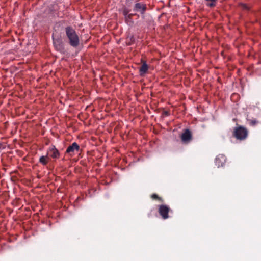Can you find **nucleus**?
<instances>
[{"instance_id":"dca6fc26","label":"nucleus","mask_w":261,"mask_h":261,"mask_svg":"<svg viewBox=\"0 0 261 261\" xmlns=\"http://www.w3.org/2000/svg\"><path fill=\"white\" fill-rule=\"evenodd\" d=\"M207 2H211V3H207V5L210 7H213L215 6L217 0H206Z\"/></svg>"},{"instance_id":"f3484780","label":"nucleus","mask_w":261,"mask_h":261,"mask_svg":"<svg viewBox=\"0 0 261 261\" xmlns=\"http://www.w3.org/2000/svg\"><path fill=\"white\" fill-rule=\"evenodd\" d=\"M242 8L244 9H248V7L246 4H242Z\"/></svg>"},{"instance_id":"6e6552de","label":"nucleus","mask_w":261,"mask_h":261,"mask_svg":"<svg viewBox=\"0 0 261 261\" xmlns=\"http://www.w3.org/2000/svg\"><path fill=\"white\" fill-rule=\"evenodd\" d=\"M146 10V5L141 3H137L135 4L134 11L140 12L141 14H144Z\"/></svg>"},{"instance_id":"2eb2a0df","label":"nucleus","mask_w":261,"mask_h":261,"mask_svg":"<svg viewBox=\"0 0 261 261\" xmlns=\"http://www.w3.org/2000/svg\"><path fill=\"white\" fill-rule=\"evenodd\" d=\"M129 12H130V11L129 9H128L126 8H124L122 10V14H123L124 17H126L127 15H128Z\"/></svg>"},{"instance_id":"423d86ee","label":"nucleus","mask_w":261,"mask_h":261,"mask_svg":"<svg viewBox=\"0 0 261 261\" xmlns=\"http://www.w3.org/2000/svg\"><path fill=\"white\" fill-rule=\"evenodd\" d=\"M47 155H49L53 159H58L59 158L60 153L56 147L52 145L47 149Z\"/></svg>"},{"instance_id":"ddd939ff","label":"nucleus","mask_w":261,"mask_h":261,"mask_svg":"<svg viewBox=\"0 0 261 261\" xmlns=\"http://www.w3.org/2000/svg\"><path fill=\"white\" fill-rule=\"evenodd\" d=\"M151 197L153 199L158 200L161 202H163V199L162 198L159 197L158 195L156 194H153L152 195H151Z\"/></svg>"},{"instance_id":"f8f14e48","label":"nucleus","mask_w":261,"mask_h":261,"mask_svg":"<svg viewBox=\"0 0 261 261\" xmlns=\"http://www.w3.org/2000/svg\"><path fill=\"white\" fill-rule=\"evenodd\" d=\"M125 22L129 25H132L134 23V21L132 19V17L129 16V15H127L126 17H124Z\"/></svg>"},{"instance_id":"f03ea898","label":"nucleus","mask_w":261,"mask_h":261,"mask_svg":"<svg viewBox=\"0 0 261 261\" xmlns=\"http://www.w3.org/2000/svg\"><path fill=\"white\" fill-rule=\"evenodd\" d=\"M233 135L237 139L244 140L248 136V130L246 128L240 126L234 128Z\"/></svg>"},{"instance_id":"a211bd4d","label":"nucleus","mask_w":261,"mask_h":261,"mask_svg":"<svg viewBox=\"0 0 261 261\" xmlns=\"http://www.w3.org/2000/svg\"><path fill=\"white\" fill-rule=\"evenodd\" d=\"M135 15H136V14H133V13H129V14H128L129 16L130 17H132L133 16Z\"/></svg>"},{"instance_id":"20e7f679","label":"nucleus","mask_w":261,"mask_h":261,"mask_svg":"<svg viewBox=\"0 0 261 261\" xmlns=\"http://www.w3.org/2000/svg\"><path fill=\"white\" fill-rule=\"evenodd\" d=\"M53 43L56 49L62 54L65 53V47L64 43L60 38H53Z\"/></svg>"},{"instance_id":"9b49d317","label":"nucleus","mask_w":261,"mask_h":261,"mask_svg":"<svg viewBox=\"0 0 261 261\" xmlns=\"http://www.w3.org/2000/svg\"><path fill=\"white\" fill-rule=\"evenodd\" d=\"M49 161V158L47 155L41 156L39 159V162L43 165H46Z\"/></svg>"},{"instance_id":"1a4fd4ad","label":"nucleus","mask_w":261,"mask_h":261,"mask_svg":"<svg viewBox=\"0 0 261 261\" xmlns=\"http://www.w3.org/2000/svg\"><path fill=\"white\" fill-rule=\"evenodd\" d=\"M226 158L223 154H219L215 159V164L218 167L223 166L226 162Z\"/></svg>"},{"instance_id":"9d476101","label":"nucleus","mask_w":261,"mask_h":261,"mask_svg":"<svg viewBox=\"0 0 261 261\" xmlns=\"http://www.w3.org/2000/svg\"><path fill=\"white\" fill-rule=\"evenodd\" d=\"M142 64L139 68V73L141 76L144 75L148 70V66L146 64V62L142 60Z\"/></svg>"},{"instance_id":"0eeeda50","label":"nucleus","mask_w":261,"mask_h":261,"mask_svg":"<svg viewBox=\"0 0 261 261\" xmlns=\"http://www.w3.org/2000/svg\"><path fill=\"white\" fill-rule=\"evenodd\" d=\"M79 145L76 142H74L67 147L66 153L69 154L71 156H72L74 154L75 151H79Z\"/></svg>"},{"instance_id":"4468645a","label":"nucleus","mask_w":261,"mask_h":261,"mask_svg":"<svg viewBox=\"0 0 261 261\" xmlns=\"http://www.w3.org/2000/svg\"><path fill=\"white\" fill-rule=\"evenodd\" d=\"M249 124L251 126H254L258 123V121L255 119H249L248 120Z\"/></svg>"},{"instance_id":"39448f33","label":"nucleus","mask_w":261,"mask_h":261,"mask_svg":"<svg viewBox=\"0 0 261 261\" xmlns=\"http://www.w3.org/2000/svg\"><path fill=\"white\" fill-rule=\"evenodd\" d=\"M181 139L183 143H188L192 139V135L191 131L186 129L184 133L181 135Z\"/></svg>"},{"instance_id":"f257e3e1","label":"nucleus","mask_w":261,"mask_h":261,"mask_svg":"<svg viewBox=\"0 0 261 261\" xmlns=\"http://www.w3.org/2000/svg\"><path fill=\"white\" fill-rule=\"evenodd\" d=\"M65 32L68 43L72 47H77L80 44V38L75 29L71 26H68L65 28Z\"/></svg>"},{"instance_id":"7ed1b4c3","label":"nucleus","mask_w":261,"mask_h":261,"mask_svg":"<svg viewBox=\"0 0 261 261\" xmlns=\"http://www.w3.org/2000/svg\"><path fill=\"white\" fill-rule=\"evenodd\" d=\"M171 211L170 207L165 204H161L158 206V212L163 219L169 218V213Z\"/></svg>"}]
</instances>
